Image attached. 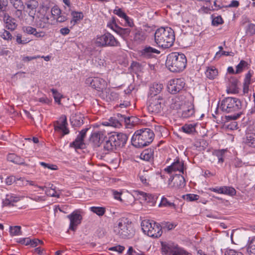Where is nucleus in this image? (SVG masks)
I'll use <instances>...</instances> for the list:
<instances>
[{"label":"nucleus","instance_id":"nucleus-1","mask_svg":"<svg viewBox=\"0 0 255 255\" xmlns=\"http://www.w3.org/2000/svg\"><path fill=\"white\" fill-rule=\"evenodd\" d=\"M156 43L163 48L171 47L175 40L174 32L170 27H161L157 29L154 33Z\"/></svg>","mask_w":255,"mask_h":255},{"label":"nucleus","instance_id":"nucleus-2","mask_svg":"<svg viewBox=\"0 0 255 255\" xmlns=\"http://www.w3.org/2000/svg\"><path fill=\"white\" fill-rule=\"evenodd\" d=\"M154 137L153 131L148 128L136 130L131 138L132 144L137 148H141L150 144Z\"/></svg>","mask_w":255,"mask_h":255},{"label":"nucleus","instance_id":"nucleus-3","mask_svg":"<svg viewBox=\"0 0 255 255\" xmlns=\"http://www.w3.org/2000/svg\"><path fill=\"white\" fill-rule=\"evenodd\" d=\"M187 59L183 53L172 52L166 58V66L172 72H179L186 67Z\"/></svg>","mask_w":255,"mask_h":255},{"label":"nucleus","instance_id":"nucleus-4","mask_svg":"<svg viewBox=\"0 0 255 255\" xmlns=\"http://www.w3.org/2000/svg\"><path fill=\"white\" fill-rule=\"evenodd\" d=\"M114 232L121 238H130L133 235L131 222L125 217L119 219L114 225Z\"/></svg>","mask_w":255,"mask_h":255},{"label":"nucleus","instance_id":"nucleus-5","mask_svg":"<svg viewBox=\"0 0 255 255\" xmlns=\"http://www.w3.org/2000/svg\"><path fill=\"white\" fill-rule=\"evenodd\" d=\"M128 137L123 133H114L111 134L104 145L105 150L110 151L123 147L126 143Z\"/></svg>","mask_w":255,"mask_h":255},{"label":"nucleus","instance_id":"nucleus-6","mask_svg":"<svg viewBox=\"0 0 255 255\" xmlns=\"http://www.w3.org/2000/svg\"><path fill=\"white\" fill-rule=\"evenodd\" d=\"M242 103L239 99L227 97L221 101L215 112L217 114L219 110L226 113L237 112L242 109Z\"/></svg>","mask_w":255,"mask_h":255},{"label":"nucleus","instance_id":"nucleus-7","mask_svg":"<svg viewBox=\"0 0 255 255\" xmlns=\"http://www.w3.org/2000/svg\"><path fill=\"white\" fill-rule=\"evenodd\" d=\"M141 226L143 232L149 237L158 238L162 234L161 227L153 221L143 220L141 223Z\"/></svg>","mask_w":255,"mask_h":255},{"label":"nucleus","instance_id":"nucleus-8","mask_svg":"<svg viewBox=\"0 0 255 255\" xmlns=\"http://www.w3.org/2000/svg\"><path fill=\"white\" fill-rule=\"evenodd\" d=\"M95 44L98 47H118L120 43L109 32L103 35H97L94 39Z\"/></svg>","mask_w":255,"mask_h":255},{"label":"nucleus","instance_id":"nucleus-9","mask_svg":"<svg viewBox=\"0 0 255 255\" xmlns=\"http://www.w3.org/2000/svg\"><path fill=\"white\" fill-rule=\"evenodd\" d=\"M163 100L159 96L151 97L148 100L147 110L152 114H157L160 112L163 105Z\"/></svg>","mask_w":255,"mask_h":255},{"label":"nucleus","instance_id":"nucleus-10","mask_svg":"<svg viewBox=\"0 0 255 255\" xmlns=\"http://www.w3.org/2000/svg\"><path fill=\"white\" fill-rule=\"evenodd\" d=\"M185 85V81L183 78L172 79L168 83V91L171 94H176L184 88Z\"/></svg>","mask_w":255,"mask_h":255},{"label":"nucleus","instance_id":"nucleus-11","mask_svg":"<svg viewBox=\"0 0 255 255\" xmlns=\"http://www.w3.org/2000/svg\"><path fill=\"white\" fill-rule=\"evenodd\" d=\"M86 84L98 91H102L107 87L106 81L99 77H89L86 79Z\"/></svg>","mask_w":255,"mask_h":255},{"label":"nucleus","instance_id":"nucleus-12","mask_svg":"<svg viewBox=\"0 0 255 255\" xmlns=\"http://www.w3.org/2000/svg\"><path fill=\"white\" fill-rule=\"evenodd\" d=\"M70 220L69 229L75 231L77 227L81 224L82 220V216L78 211H75L67 216Z\"/></svg>","mask_w":255,"mask_h":255},{"label":"nucleus","instance_id":"nucleus-13","mask_svg":"<svg viewBox=\"0 0 255 255\" xmlns=\"http://www.w3.org/2000/svg\"><path fill=\"white\" fill-rule=\"evenodd\" d=\"M34 23L36 27L40 28H45L50 25L49 18L41 12H38L34 18Z\"/></svg>","mask_w":255,"mask_h":255},{"label":"nucleus","instance_id":"nucleus-14","mask_svg":"<svg viewBox=\"0 0 255 255\" xmlns=\"http://www.w3.org/2000/svg\"><path fill=\"white\" fill-rule=\"evenodd\" d=\"M106 135L107 132L104 129L95 131L91 134L90 140L95 146H99L104 140Z\"/></svg>","mask_w":255,"mask_h":255},{"label":"nucleus","instance_id":"nucleus-15","mask_svg":"<svg viewBox=\"0 0 255 255\" xmlns=\"http://www.w3.org/2000/svg\"><path fill=\"white\" fill-rule=\"evenodd\" d=\"M244 142L247 146L255 147V129L253 127L249 126L247 128Z\"/></svg>","mask_w":255,"mask_h":255},{"label":"nucleus","instance_id":"nucleus-16","mask_svg":"<svg viewBox=\"0 0 255 255\" xmlns=\"http://www.w3.org/2000/svg\"><path fill=\"white\" fill-rule=\"evenodd\" d=\"M67 125L66 117H62L59 121L55 122L54 124V129L56 131L62 132V136H64L69 132V130L67 128Z\"/></svg>","mask_w":255,"mask_h":255},{"label":"nucleus","instance_id":"nucleus-17","mask_svg":"<svg viewBox=\"0 0 255 255\" xmlns=\"http://www.w3.org/2000/svg\"><path fill=\"white\" fill-rule=\"evenodd\" d=\"M161 244L162 252L165 254H171L172 255L176 252V249L178 248L177 245L172 242H162Z\"/></svg>","mask_w":255,"mask_h":255},{"label":"nucleus","instance_id":"nucleus-18","mask_svg":"<svg viewBox=\"0 0 255 255\" xmlns=\"http://www.w3.org/2000/svg\"><path fill=\"white\" fill-rule=\"evenodd\" d=\"M26 6V12L28 15L32 17V20L34 19L36 14V9L38 6V3L36 0H30L25 3Z\"/></svg>","mask_w":255,"mask_h":255},{"label":"nucleus","instance_id":"nucleus-19","mask_svg":"<svg viewBox=\"0 0 255 255\" xmlns=\"http://www.w3.org/2000/svg\"><path fill=\"white\" fill-rule=\"evenodd\" d=\"M165 171H167L168 173L179 171L180 173H183L184 163L182 160H180L178 159L171 165L165 168Z\"/></svg>","mask_w":255,"mask_h":255},{"label":"nucleus","instance_id":"nucleus-20","mask_svg":"<svg viewBox=\"0 0 255 255\" xmlns=\"http://www.w3.org/2000/svg\"><path fill=\"white\" fill-rule=\"evenodd\" d=\"M3 19L6 28L11 31H13L16 28L17 24L15 22V19L9 16L8 14L5 13Z\"/></svg>","mask_w":255,"mask_h":255},{"label":"nucleus","instance_id":"nucleus-21","mask_svg":"<svg viewBox=\"0 0 255 255\" xmlns=\"http://www.w3.org/2000/svg\"><path fill=\"white\" fill-rule=\"evenodd\" d=\"M113 193L114 198L116 199L119 200L120 201L124 203L125 204L127 205L131 204V203L134 200L133 196L130 194H128L126 195H124L122 197H121V194L120 193L116 191H113Z\"/></svg>","mask_w":255,"mask_h":255},{"label":"nucleus","instance_id":"nucleus-22","mask_svg":"<svg viewBox=\"0 0 255 255\" xmlns=\"http://www.w3.org/2000/svg\"><path fill=\"white\" fill-rule=\"evenodd\" d=\"M238 80L235 77H231L229 81V87L227 90L228 93L236 94L238 93Z\"/></svg>","mask_w":255,"mask_h":255},{"label":"nucleus","instance_id":"nucleus-23","mask_svg":"<svg viewBox=\"0 0 255 255\" xmlns=\"http://www.w3.org/2000/svg\"><path fill=\"white\" fill-rule=\"evenodd\" d=\"M84 117L80 113L72 114L70 118V122L74 127H80L83 124Z\"/></svg>","mask_w":255,"mask_h":255},{"label":"nucleus","instance_id":"nucleus-24","mask_svg":"<svg viewBox=\"0 0 255 255\" xmlns=\"http://www.w3.org/2000/svg\"><path fill=\"white\" fill-rule=\"evenodd\" d=\"M160 51L155 48L151 47H145L141 51V55L146 58H149L151 57L154 54H159Z\"/></svg>","mask_w":255,"mask_h":255},{"label":"nucleus","instance_id":"nucleus-25","mask_svg":"<svg viewBox=\"0 0 255 255\" xmlns=\"http://www.w3.org/2000/svg\"><path fill=\"white\" fill-rule=\"evenodd\" d=\"M173 182V186L175 188H181L185 185V180L181 175H176L172 179Z\"/></svg>","mask_w":255,"mask_h":255},{"label":"nucleus","instance_id":"nucleus-26","mask_svg":"<svg viewBox=\"0 0 255 255\" xmlns=\"http://www.w3.org/2000/svg\"><path fill=\"white\" fill-rule=\"evenodd\" d=\"M163 86L161 84L154 83L149 88V94L151 97H156L162 90Z\"/></svg>","mask_w":255,"mask_h":255},{"label":"nucleus","instance_id":"nucleus-27","mask_svg":"<svg viewBox=\"0 0 255 255\" xmlns=\"http://www.w3.org/2000/svg\"><path fill=\"white\" fill-rule=\"evenodd\" d=\"M19 198L13 194H7L3 200V204L5 206H13V203L18 202Z\"/></svg>","mask_w":255,"mask_h":255},{"label":"nucleus","instance_id":"nucleus-28","mask_svg":"<svg viewBox=\"0 0 255 255\" xmlns=\"http://www.w3.org/2000/svg\"><path fill=\"white\" fill-rule=\"evenodd\" d=\"M194 113V105L190 103L189 105L183 109L181 116L183 118H188L192 117Z\"/></svg>","mask_w":255,"mask_h":255},{"label":"nucleus","instance_id":"nucleus-29","mask_svg":"<svg viewBox=\"0 0 255 255\" xmlns=\"http://www.w3.org/2000/svg\"><path fill=\"white\" fill-rule=\"evenodd\" d=\"M122 121L116 118H111L108 121L103 122L102 125L106 126H112L115 128H119L121 126Z\"/></svg>","mask_w":255,"mask_h":255},{"label":"nucleus","instance_id":"nucleus-30","mask_svg":"<svg viewBox=\"0 0 255 255\" xmlns=\"http://www.w3.org/2000/svg\"><path fill=\"white\" fill-rule=\"evenodd\" d=\"M205 74L209 79H214L218 74V70L214 66L207 68Z\"/></svg>","mask_w":255,"mask_h":255},{"label":"nucleus","instance_id":"nucleus-31","mask_svg":"<svg viewBox=\"0 0 255 255\" xmlns=\"http://www.w3.org/2000/svg\"><path fill=\"white\" fill-rule=\"evenodd\" d=\"M71 15L72 16V18L71 20V24L72 25L76 24L82 19L84 17L83 14L81 12L72 11Z\"/></svg>","mask_w":255,"mask_h":255},{"label":"nucleus","instance_id":"nucleus-32","mask_svg":"<svg viewBox=\"0 0 255 255\" xmlns=\"http://www.w3.org/2000/svg\"><path fill=\"white\" fill-rule=\"evenodd\" d=\"M7 159L9 161L17 164L24 165L25 164L23 158L14 154H8Z\"/></svg>","mask_w":255,"mask_h":255},{"label":"nucleus","instance_id":"nucleus-33","mask_svg":"<svg viewBox=\"0 0 255 255\" xmlns=\"http://www.w3.org/2000/svg\"><path fill=\"white\" fill-rule=\"evenodd\" d=\"M13 7L16 9V13H22V9L23 8V3L22 0H11L9 1Z\"/></svg>","mask_w":255,"mask_h":255},{"label":"nucleus","instance_id":"nucleus-34","mask_svg":"<svg viewBox=\"0 0 255 255\" xmlns=\"http://www.w3.org/2000/svg\"><path fill=\"white\" fill-rule=\"evenodd\" d=\"M123 38H125L129 35L130 33V29L128 28H122L120 26L115 32Z\"/></svg>","mask_w":255,"mask_h":255},{"label":"nucleus","instance_id":"nucleus-35","mask_svg":"<svg viewBox=\"0 0 255 255\" xmlns=\"http://www.w3.org/2000/svg\"><path fill=\"white\" fill-rule=\"evenodd\" d=\"M247 251L250 255H255V237L249 241Z\"/></svg>","mask_w":255,"mask_h":255},{"label":"nucleus","instance_id":"nucleus-36","mask_svg":"<svg viewBox=\"0 0 255 255\" xmlns=\"http://www.w3.org/2000/svg\"><path fill=\"white\" fill-rule=\"evenodd\" d=\"M159 206L170 207L174 209H176V205L173 203L169 202L167 198L164 197L161 198Z\"/></svg>","mask_w":255,"mask_h":255},{"label":"nucleus","instance_id":"nucleus-37","mask_svg":"<svg viewBox=\"0 0 255 255\" xmlns=\"http://www.w3.org/2000/svg\"><path fill=\"white\" fill-rule=\"evenodd\" d=\"M90 211L99 216H102L105 213L106 209L104 207H102L93 206L90 207Z\"/></svg>","mask_w":255,"mask_h":255},{"label":"nucleus","instance_id":"nucleus-38","mask_svg":"<svg viewBox=\"0 0 255 255\" xmlns=\"http://www.w3.org/2000/svg\"><path fill=\"white\" fill-rule=\"evenodd\" d=\"M145 39L143 32L140 30H136L134 34L133 40L137 43H140Z\"/></svg>","mask_w":255,"mask_h":255},{"label":"nucleus","instance_id":"nucleus-39","mask_svg":"<svg viewBox=\"0 0 255 255\" xmlns=\"http://www.w3.org/2000/svg\"><path fill=\"white\" fill-rule=\"evenodd\" d=\"M223 194L234 196L236 194V190L232 187L223 186Z\"/></svg>","mask_w":255,"mask_h":255},{"label":"nucleus","instance_id":"nucleus-40","mask_svg":"<svg viewBox=\"0 0 255 255\" xmlns=\"http://www.w3.org/2000/svg\"><path fill=\"white\" fill-rule=\"evenodd\" d=\"M118 116L121 118L122 122H124L127 126H130V124L133 125L132 123L133 122V121L132 120L134 119L133 117H127L120 114H118Z\"/></svg>","mask_w":255,"mask_h":255},{"label":"nucleus","instance_id":"nucleus-41","mask_svg":"<svg viewBox=\"0 0 255 255\" xmlns=\"http://www.w3.org/2000/svg\"><path fill=\"white\" fill-rule=\"evenodd\" d=\"M71 145L76 148H83L84 143L83 142V140L77 137L76 139L71 143Z\"/></svg>","mask_w":255,"mask_h":255},{"label":"nucleus","instance_id":"nucleus-42","mask_svg":"<svg viewBox=\"0 0 255 255\" xmlns=\"http://www.w3.org/2000/svg\"><path fill=\"white\" fill-rule=\"evenodd\" d=\"M140 157L144 160L149 161L152 158V154L150 150H145L141 153Z\"/></svg>","mask_w":255,"mask_h":255},{"label":"nucleus","instance_id":"nucleus-43","mask_svg":"<svg viewBox=\"0 0 255 255\" xmlns=\"http://www.w3.org/2000/svg\"><path fill=\"white\" fill-rule=\"evenodd\" d=\"M183 131L187 133H191L195 130L194 125L192 124H186L182 127Z\"/></svg>","mask_w":255,"mask_h":255},{"label":"nucleus","instance_id":"nucleus-44","mask_svg":"<svg viewBox=\"0 0 255 255\" xmlns=\"http://www.w3.org/2000/svg\"><path fill=\"white\" fill-rule=\"evenodd\" d=\"M225 151L226 150L224 149L218 150L214 151V154L217 157L219 162L223 163L224 162L223 157Z\"/></svg>","mask_w":255,"mask_h":255},{"label":"nucleus","instance_id":"nucleus-45","mask_svg":"<svg viewBox=\"0 0 255 255\" xmlns=\"http://www.w3.org/2000/svg\"><path fill=\"white\" fill-rule=\"evenodd\" d=\"M30 41L28 38L22 37L20 34L18 33L16 36V41L18 44H25L30 42Z\"/></svg>","mask_w":255,"mask_h":255},{"label":"nucleus","instance_id":"nucleus-46","mask_svg":"<svg viewBox=\"0 0 255 255\" xmlns=\"http://www.w3.org/2000/svg\"><path fill=\"white\" fill-rule=\"evenodd\" d=\"M107 26L114 31L116 32L119 26L117 25L115 18L114 17H112L108 22Z\"/></svg>","mask_w":255,"mask_h":255},{"label":"nucleus","instance_id":"nucleus-47","mask_svg":"<svg viewBox=\"0 0 255 255\" xmlns=\"http://www.w3.org/2000/svg\"><path fill=\"white\" fill-rule=\"evenodd\" d=\"M21 227L20 226H14L10 227V234L12 236H19L21 235Z\"/></svg>","mask_w":255,"mask_h":255},{"label":"nucleus","instance_id":"nucleus-48","mask_svg":"<svg viewBox=\"0 0 255 255\" xmlns=\"http://www.w3.org/2000/svg\"><path fill=\"white\" fill-rule=\"evenodd\" d=\"M246 33L250 35H253L255 34V24L249 23L246 26Z\"/></svg>","mask_w":255,"mask_h":255},{"label":"nucleus","instance_id":"nucleus-49","mask_svg":"<svg viewBox=\"0 0 255 255\" xmlns=\"http://www.w3.org/2000/svg\"><path fill=\"white\" fill-rule=\"evenodd\" d=\"M45 194L49 196L50 197H55L59 198L60 195L59 194H57L56 191H55V189L52 188L51 187L50 188H47L45 191Z\"/></svg>","mask_w":255,"mask_h":255},{"label":"nucleus","instance_id":"nucleus-50","mask_svg":"<svg viewBox=\"0 0 255 255\" xmlns=\"http://www.w3.org/2000/svg\"><path fill=\"white\" fill-rule=\"evenodd\" d=\"M247 63L244 60H241L239 64L236 66V74H239L243 71L244 68L247 66Z\"/></svg>","mask_w":255,"mask_h":255},{"label":"nucleus","instance_id":"nucleus-51","mask_svg":"<svg viewBox=\"0 0 255 255\" xmlns=\"http://www.w3.org/2000/svg\"><path fill=\"white\" fill-rule=\"evenodd\" d=\"M51 92L53 94L55 102L57 103L58 104H60V99L61 98V94L59 93L56 89H51Z\"/></svg>","mask_w":255,"mask_h":255},{"label":"nucleus","instance_id":"nucleus-52","mask_svg":"<svg viewBox=\"0 0 255 255\" xmlns=\"http://www.w3.org/2000/svg\"><path fill=\"white\" fill-rule=\"evenodd\" d=\"M0 36L2 38L6 40H11L12 38V36L10 33L5 29H3V32L1 33Z\"/></svg>","mask_w":255,"mask_h":255},{"label":"nucleus","instance_id":"nucleus-53","mask_svg":"<svg viewBox=\"0 0 255 255\" xmlns=\"http://www.w3.org/2000/svg\"><path fill=\"white\" fill-rule=\"evenodd\" d=\"M51 12L54 17L56 18L58 15L61 14V11L57 6H54L51 8Z\"/></svg>","mask_w":255,"mask_h":255},{"label":"nucleus","instance_id":"nucleus-54","mask_svg":"<svg viewBox=\"0 0 255 255\" xmlns=\"http://www.w3.org/2000/svg\"><path fill=\"white\" fill-rule=\"evenodd\" d=\"M114 13L122 18H123L127 15L121 8L118 7H116L114 10Z\"/></svg>","mask_w":255,"mask_h":255},{"label":"nucleus","instance_id":"nucleus-55","mask_svg":"<svg viewBox=\"0 0 255 255\" xmlns=\"http://www.w3.org/2000/svg\"><path fill=\"white\" fill-rule=\"evenodd\" d=\"M172 255H192V254L183 249L178 247L176 252Z\"/></svg>","mask_w":255,"mask_h":255},{"label":"nucleus","instance_id":"nucleus-56","mask_svg":"<svg viewBox=\"0 0 255 255\" xmlns=\"http://www.w3.org/2000/svg\"><path fill=\"white\" fill-rule=\"evenodd\" d=\"M39 164L44 168H47L51 170H56L57 169V166L55 165L47 163L44 162H40Z\"/></svg>","mask_w":255,"mask_h":255},{"label":"nucleus","instance_id":"nucleus-57","mask_svg":"<svg viewBox=\"0 0 255 255\" xmlns=\"http://www.w3.org/2000/svg\"><path fill=\"white\" fill-rule=\"evenodd\" d=\"M123 19L125 21V24H124V26H128L130 27L133 26L134 24L132 20L127 16V15H126Z\"/></svg>","mask_w":255,"mask_h":255},{"label":"nucleus","instance_id":"nucleus-58","mask_svg":"<svg viewBox=\"0 0 255 255\" xmlns=\"http://www.w3.org/2000/svg\"><path fill=\"white\" fill-rule=\"evenodd\" d=\"M29 181L25 180L24 178H16V184L19 186H26L28 183Z\"/></svg>","mask_w":255,"mask_h":255},{"label":"nucleus","instance_id":"nucleus-59","mask_svg":"<svg viewBox=\"0 0 255 255\" xmlns=\"http://www.w3.org/2000/svg\"><path fill=\"white\" fill-rule=\"evenodd\" d=\"M199 196L196 194H188L186 195V200L188 201H193L197 200Z\"/></svg>","mask_w":255,"mask_h":255},{"label":"nucleus","instance_id":"nucleus-60","mask_svg":"<svg viewBox=\"0 0 255 255\" xmlns=\"http://www.w3.org/2000/svg\"><path fill=\"white\" fill-rule=\"evenodd\" d=\"M223 23V20L221 16H218L213 18L212 24L215 26H217Z\"/></svg>","mask_w":255,"mask_h":255},{"label":"nucleus","instance_id":"nucleus-61","mask_svg":"<svg viewBox=\"0 0 255 255\" xmlns=\"http://www.w3.org/2000/svg\"><path fill=\"white\" fill-rule=\"evenodd\" d=\"M125 248L124 246L118 245L115 247H111L109 249V250L112 251L117 252L119 253H122L125 250Z\"/></svg>","mask_w":255,"mask_h":255},{"label":"nucleus","instance_id":"nucleus-62","mask_svg":"<svg viewBox=\"0 0 255 255\" xmlns=\"http://www.w3.org/2000/svg\"><path fill=\"white\" fill-rule=\"evenodd\" d=\"M23 31L29 34H34L36 32V29L31 26H26L23 27Z\"/></svg>","mask_w":255,"mask_h":255},{"label":"nucleus","instance_id":"nucleus-63","mask_svg":"<svg viewBox=\"0 0 255 255\" xmlns=\"http://www.w3.org/2000/svg\"><path fill=\"white\" fill-rule=\"evenodd\" d=\"M16 178L14 176L7 177L5 179V183L8 185H10L16 181Z\"/></svg>","mask_w":255,"mask_h":255},{"label":"nucleus","instance_id":"nucleus-64","mask_svg":"<svg viewBox=\"0 0 255 255\" xmlns=\"http://www.w3.org/2000/svg\"><path fill=\"white\" fill-rule=\"evenodd\" d=\"M225 255H244L242 253L230 250L227 251Z\"/></svg>","mask_w":255,"mask_h":255}]
</instances>
